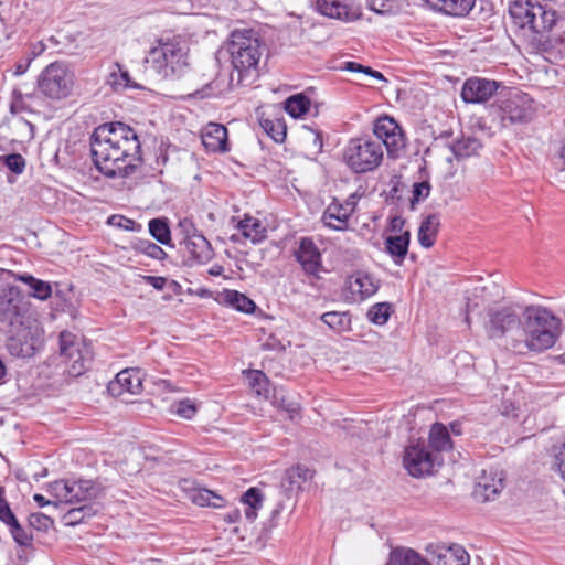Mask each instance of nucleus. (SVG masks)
Here are the masks:
<instances>
[{"instance_id":"e2e57ef3","label":"nucleus","mask_w":565,"mask_h":565,"mask_svg":"<svg viewBox=\"0 0 565 565\" xmlns=\"http://www.w3.org/2000/svg\"><path fill=\"white\" fill-rule=\"evenodd\" d=\"M404 225V220L402 217H393L391 221V230L394 232H401Z\"/></svg>"},{"instance_id":"69168bd1","label":"nucleus","mask_w":565,"mask_h":565,"mask_svg":"<svg viewBox=\"0 0 565 565\" xmlns=\"http://www.w3.org/2000/svg\"><path fill=\"white\" fill-rule=\"evenodd\" d=\"M222 273H223V267L221 265H213L209 269V274L212 276H220V275H222Z\"/></svg>"},{"instance_id":"cd10ccee","label":"nucleus","mask_w":565,"mask_h":565,"mask_svg":"<svg viewBox=\"0 0 565 565\" xmlns=\"http://www.w3.org/2000/svg\"><path fill=\"white\" fill-rule=\"evenodd\" d=\"M427 446L437 455L452 449V441L445 425L440 423L431 425Z\"/></svg>"},{"instance_id":"412c9836","label":"nucleus","mask_w":565,"mask_h":565,"mask_svg":"<svg viewBox=\"0 0 565 565\" xmlns=\"http://www.w3.org/2000/svg\"><path fill=\"white\" fill-rule=\"evenodd\" d=\"M142 387L140 372L137 369H126L116 375V380L110 383L109 390L114 394H138Z\"/></svg>"},{"instance_id":"9d476101","label":"nucleus","mask_w":565,"mask_h":565,"mask_svg":"<svg viewBox=\"0 0 565 565\" xmlns=\"http://www.w3.org/2000/svg\"><path fill=\"white\" fill-rule=\"evenodd\" d=\"M487 318L484 330L490 339L507 337V344L511 347V337H520L522 318L514 307L490 308Z\"/></svg>"},{"instance_id":"4468645a","label":"nucleus","mask_w":565,"mask_h":565,"mask_svg":"<svg viewBox=\"0 0 565 565\" xmlns=\"http://www.w3.org/2000/svg\"><path fill=\"white\" fill-rule=\"evenodd\" d=\"M373 132L376 140L385 146L390 157L396 158L406 146L405 136L398 124L388 116H382L374 122Z\"/></svg>"},{"instance_id":"0eeeda50","label":"nucleus","mask_w":565,"mask_h":565,"mask_svg":"<svg viewBox=\"0 0 565 565\" xmlns=\"http://www.w3.org/2000/svg\"><path fill=\"white\" fill-rule=\"evenodd\" d=\"M488 114L492 122H497L501 128L523 124L533 116L532 99L524 93H510L507 98L492 104Z\"/></svg>"},{"instance_id":"7ed1b4c3","label":"nucleus","mask_w":565,"mask_h":565,"mask_svg":"<svg viewBox=\"0 0 565 565\" xmlns=\"http://www.w3.org/2000/svg\"><path fill=\"white\" fill-rule=\"evenodd\" d=\"M561 326V319L548 309L529 306L522 313L520 337H511V349L518 354L547 350L559 337Z\"/></svg>"},{"instance_id":"f704fd0d","label":"nucleus","mask_w":565,"mask_h":565,"mask_svg":"<svg viewBox=\"0 0 565 565\" xmlns=\"http://www.w3.org/2000/svg\"><path fill=\"white\" fill-rule=\"evenodd\" d=\"M242 502L246 505L245 516L249 522H254L257 518V511L263 505V494L259 489L249 488L243 495Z\"/></svg>"},{"instance_id":"c9c22d12","label":"nucleus","mask_w":565,"mask_h":565,"mask_svg":"<svg viewBox=\"0 0 565 565\" xmlns=\"http://www.w3.org/2000/svg\"><path fill=\"white\" fill-rule=\"evenodd\" d=\"M321 321L326 323L331 330L335 332H343L351 328V317L349 312L329 311L320 317Z\"/></svg>"},{"instance_id":"5fc2aeb1","label":"nucleus","mask_w":565,"mask_h":565,"mask_svg":"<svg viewBox=\"0 0 565 565\" xmlns=\"http://www.w3.org/2000/svg\"><path fill=\"white\" fill-rule=\"evenodd\" d=\"M175 413L183 418L191 419L196 413V407L189 399L180 401L177 404Z\"/></svg>"},{"instance_id":"e433bc0d","label":"nucleus","mask_w":565,"mask_h":565,"mask_svg":"<svg viewBox=\"0 0 565 565\" xmlns=\"http://www.w3.org/2000/svg\"><path fill=\"white\" fill-rule=\"evenodd\" d=\"M107 83L114 88V90L139 87V85L131 81L128 71L122 70L119 64H116L115 68L110 72Z\"/></svg>"},{"instance_id":"1a4fd4ad","label":"nucleus","mask_w":565,"mask_h":565,"mask_svg":"<svg viewBox=\"0 0 565 565\" xmlns=\"http://www.w3.org/2000/svg\"><path fill=\"white\" fill-rule=\"evenodd\" d=\"M34 319L30 312L24 295L17 286L0 288V330L3 332L14 327L24 326Z\"/></svg>"},{"instance_id":"ea45409f","label":"nucleus","mask_w":565,"mask_h":565,"mask_svg":"<svg viewBox=\"0 0 565 565\" xmlns=\"http://www.w3.org/2000/svg\"><path fill=\"white\" fill-rule=\"evenodd\" d=\"M95 514L94 507L90 504H83L78 508L70 509L64 515H63V522L65 525H77L86 518H89Z\"/></svg>"},{"instance_id":"2f4dec72","label":"nucleus","mask_w":565,"mask_h":565,"mask_svg":"<svg viewBox=\"0 0 565 565\" xmlns=\"http://www.w3.org/2000/svg\"><path fill=\"white\" fill-rule=\"evenodd\" d=\"M438 227L439 218L435 214L428 215L422 222L418 230V242L423 247L429 248L434 245Z\"/></svg>"},{"instance_id":"aec40b11","label":"nucleus","mask_w":565,"mask_h":565,"mask_svg":"<svg viewBox=\"0 0 565 565\" xmlns=\"http://www.w3.org/2000/svg\"><path fill=\"white\" fill-rule=\"evenodd\" d=\"M352 213L353 207H349V204L333 201L324 210L321 221L329 228L344 231L349 227V220Z\"/></svg>"},{"instance_id":"bb28decb","label":"nucleus","mask_w":565,"mask_h":565,"mask_svg":"<svg viewBox=\"0 0 565 565\" xmlns=\"http://www.w3.org/2000/svg\"><path fill=\"white\" fill-rule=\"evenodd\" d=\"M386 565H430V562L413 548L395 547L391 551Z\"/></svg>"},{"instance_id":"6e6d98bb","label":"nucleus","mask_w":565,"mask_h":565,"mask_svg":"<svg viewBox=\"0 0 565 565\" xmlns=\"http://www.w3.org/2000/svg\"><path fill=\"white\" fill-rule=\"evenodd\" d=\"M214 498V492L207 489H200L193 494V502L201 507H211V500Z\"/></svg>"},{"instance_id":"864d4df0","label":"nucleus","mask_w":565,"mask_h":565,"mask_svg":"<svg viewBox=\"0 0 565 565\" xmlns=\"http://www.w3.org/2000/svg\"><path fill=\"white\" fill-rule=\"evenodd\" d=\"M430 193V184L428 181L415 183L413 185L412 204L425 200Z\"/></svg>"},{"instance_id":"58836bf2","label":"nucleus","mask_w":565,"mask_h":565,"mask_svg":"<svg viewBox=\"0 0 565 565\" xmlns=\"http://www.w3.org/2000/svg\"><path fill=\"white\" fill-rule=\"evenodd\" d=\"M151 236L162 245H170L171 232L166 218H153L149 222Z\"/></svg>"},{"instance_id":"2eb2a0df","label":"nucleus","mask_w":565,"mask_h":565,"mask_svg":"<svg viewBox=\"0 0 565 565\" xmlns=\"http://www.w3.org/2000/svg\"><path fill=\"white\" fill-rule=\"evenodd\" d=\"M294 256L307 276L315 280L321 278L320 273L323 270L322 255L312 238L301 237Z\"/></svg>"},{"instance_id":"a211bd4d","label":"nucleus","mask_w":565,"mask_h":565,"mask_svg":"<svg viewBox=\"0 0 565 565\" xmlns=\"http://www.w3.org/2000/svg\"><path fill=\"white\" fill-rule=\"evenodd\" d=\"M427 552L436 565H468L470 559L467 551L460 545L448 547L429 545Z\"/></svg>"},{"instance_id":"39448f33","label":"nucleus","mask_w":565,"mask_h":565,"mask_svg":"<svg viewBox=\"0 0 565 565\" xmlns=\"http://www.w3.org/2000/svg\"><path fill=\"white\" fill-rule=\"evenodd\" d=\"M513 23L525 33L545 36L556 23V12L533 0H515L509 7Z\"/></svg>"},{"instance_id":"6e6552de","label":"nucleus","mask_w":565,"mask_h":565,"mask_svg":"<svg viewBox=\"0 0 565 565\" xmlns=\"http://www.w3.org/2000/svg\"><path fill=\"white\" fill-rule=\"evenodd\" d=\"M74 87V74L62 62L49 64L39 75L38 90L45 98L62 100L67 98Z\"/></svg>"},{"instance_id":"b1692460","label":"nucleus","mask_w":565,"mask_h":565,"mask_svg":"<svg viewBox=\"0 0 565 565\" xmlns=\"http://www.w3.org/2000/svg\"><path fill=\"white\" fill-rule=\"evenodd\" d=\"M411 234L408 231L399 235H390L385 238V252L391 256L395 265L401 266L408 253Z\"/></svg>"},{"instance_id":"20e7f679","label":"nucleus","mask_w":565,"mask_h":565,"mask_svg":"<svg viewBox=\"0 0 565 565\" xmlns=\"http://www.w3.org/2000/svg\"><path fill=\"white\" fill-rule=\"evenodd\" d=\"M146 64L161 79L183 76L190 66L188 42L177 36L161 39L157 46L149 50Z\"/></svg>"},{"instance_id":"393cba45","label":"nucleus","mask_w":565,"mask_h":565,"mask_svg":"<svg viewBox=\"0 0 565 565\" xmlns=\"http://www.w3.org/2000/svg\"><path fill=\"white\" fill-rule=\"evenodd\" d=\"M184 246L192 259L199 264H206L214 256L212 245L203 234L185 241Z\"/></svg>"},{"instance_id":"423d86ee","label":"nucleus","mask_w":565,"mask_h":565,"mask_svg":"<svg viewBox=\"0 0 565 565\" xmlns=\"http://www.w3.org/2000/svg\"><path fill=\"white\" fill-rule=\"evenodd\" d=\"M382 160V143L370 137L352 138L343 149V161L354 173L374 171Z\"/></svg>"},{"instance_id":"f257e3e1","label":"nucleus","mask_w":565,"mask_h":565,"mask_svg":"<svg viewBox=\"0 0 565 565\" xmlns=\"http://www.w3.org/2000/svg\"><path fill=\"white\" fill-rule=\"evenodd\" d=\"M96 169L107 178H127L141 166V142L130 126L111 121L99 125L90 137Z\"/></svg>"},{"instance_id":"680f3d73","label":"nucleus","mask_w":565,"mask_h":565,"mask_svg":"<svg viewBox=\"0 0 565 565\" xmlns=\"http://www.w3.org/2000/svg\"><path fill=\"white\" fill-rule=\"evenodd\" d=\"M33 500L39 504V507L43 508L50 504H53L54 507H57V502H52L47 500L44 495L35 493L33 495Z\"/></svg>"},{"instance_id":"ddd939ff","label":"nucleus","mask_w":565,"mask_h":565,"mask_svg":"<svg viewBox=\"0 0 565 565\" xmlns=\"http://www.w3.org/2000/svg\"><path fill=\"white\" fill-rule=\"evenodd\" d=\"M60 353L72 361L71 372L74 375L82 374L89 369L92 362L90 348L76 340V337L70 331L60 333Z\"/></svg>"},{"instance_id":"a18cd8bd","label":"nucleus","mask_w":565,"mask_h":565,"mask_svg":"<svg viewBox=\"0 0 565 565\" xmlns=\"http://www.w3.org/2000/svg\"><path fill=\"white\" fill-rule=\"evenodd\" d=\"M6 167L15 174L24 171L25 159L19 153L0 156V168Z\"/></svg>"},{"instance_id":"09e8293b","label":"nucleus","mask_w":565,"mask_h":565,"mask_svg":"<svg viewBox=\"0 0 565 565\" xmlns=\"http://www.w3.org/2000/svg\"><path fill=\"white\" fill-rule=\"evenodd\" d=\"M30 99H32L31 95H23L20 90L14 89L10 102V111L12 114L29 111L31 109L29 104Z\"/></svg>"},{"instance_id":"a878e982","label":"nucleus","mask_w":565,"mask_h":565,"mask_svg":"<svg viewBox=\"0 0 565 565\" xmlns=\"http://www.w3.org/2000/svg\"><path fill=\"white\" fill-rule=\"evenodd\" d=\"M504 480L498 473H490L489 477H484L483 481H480L475 490V494L477 498H480L483 501L494 500L503 490Z\"/></svg>"},{"instance_id":"79ce46f5","label":"nucleus","mask_w":565,"mask_h":565,"mask_svg":"<svg viewBox=\"0 0 565 565\" xmlns=\"http://www.w3.org/2000/svg\"><path fill=\"white\" fill-rule=\"evenodd\" d=\"M248 380L252 388L257 395L268 397L270 393L269 380L265 373L258 370H250L248 372Z\"/></svg>"},{"instance_id":"7c9ffc66","label":"nucleus","mask_w":565,"mask_h":565,"mask_svg":"<svg viewBox=\"0 0 565 565\" xmlns=\"http://www.w3.org/2000/svg\"><path fill=\"white\" fill-rule=\"evenodd\" d=\"M237 227L243 236L250 239L254 244L260 243L266 237V227L258 218L245 216L239 221Z\"/></svg>"},{"instance_id":"13d9d810","label":"nucleus","mask_w":565,"mask_h":565,"mask_svg":"<svg viewBox=\"0 0 565 565\" xmlns=\"http://www.w3.org/2000/svg\"><path fill=\"white\" fill-rule=\"evenodd\" d=\"M17 520L18 519L15 518L14 513L12 512L9 503H2L0 505V521L9 526Z\"/></svg>"},{"instance_id":"5701e85b","label":"nucleus","mask_w":565,"mask_h":565,"mask_svg":"<svg viewBox=\"0 0 565 565\" xmlns=\"http://www.w3.org/2000/svg\"><path fill=\"white\" fill-rule=\"evenodd\" d=\"M68 504L82 503L98 497L99 489L92 480L68 481Z\"/></svg>"},{"instance_id":"f8f14e48","label":"nucleus","mask_w":565,"mask_h":565,"mask_svg":"<svg viewBox=\"0 0 565 565\" xmlns=\"http://www.w3.org/2000/svg\"><path fill=\"white\" fill-rule=\"evenodd\" d=\"M441 460L437 454L431 451L422 439L412 441L404 451L403 465L413 477L430 475L436 465Z\"/></svg>"},{"instance_id":"f3484780","label":"nucleus","mask_w":565,"mask_h":565,"mask_svg":"<svg viewBox=\"0 0 565 565\" xmlns=\"http://www.w3.org/2000/svg\"><path fill=\"white\" fill-rule=\"evenodd\" d=\"M317 7L321 14L345 22L360 17L359 8L350 0H318Z\"/></svg>"},{"instance_id":"338daca9","label":"nucleus","mask_w":565,"mask_h":565,"mask_svg":"<svg viewBox=\"0 0 565 565\" xmlns=\"http://www.w3.org/2000/svg\"><path fill=\"white\" fill-rule=\"evenodd\" d=\"M288 413L290 414V418L294 419L295 416H297L299 414L298 412V406L295 405V404H291L288 408H287Z\"/></svg>"},{"instance_id":"8fccbe9b","label":"nucleus","mask_w":565,"mask_h":565,"mask_svg":"<svg viewBox=\"0 0 565 565\" xmlns=\"http://www.w3.org/2000/svg\"><path fill=\"white\" fill-rule=\"evenodd\" d=\"M52 518L41 512L31 513L29 516V525L39 531H46L53 525Z\"/></svg>"},{"instance_id":"473e14b6","label":"nucleus","mask_w":565,"mask_h":565,"mask_svg":"<svg viewBox=\"0 0 565 565\" xmlns=\"http://www.w3.org/2000/svg\"><path fill=\"white\" fill-rule=\"evenodd\" d=\"M222 295L223 301L237 311L253 313L256 309L255 302L237 290H224Z\"/></svg>"},{"instance_id":"774afa93","label":"nucleus","mask_w":565,"mask_h":565,"mask_svg":"<svg viewBox=\"0 0 565 565\" xmlns=\"http://www.w3.org/2000/svg\"><path fill=\"white\" fill-rule=\"evenodd\" d=\"M370 76L375 78V79L386 82V78L384 77V75L381 72H379V71L373 70V72H372V74Z\"/></svg>"},{"instance_id":"c03bdc74","label":"nucleus","mask_w":565,"mask_h":565,"mask_svg":"<svg viewBox=\"0 0 565 565\" xmlns=\"http://www.w3.org/2000/svg\"><path fill=\"white\" fill-rule=\"evenodd\" d=\"M9 530L12 539L19 546H32L33 535L22 527L18 520L9 525Z\"/></svg>"},{"instance_id":"bf43d9fd","label":"nucleus","mask_w":565,"mask_h":565,"mask_svg":"<svg viewBox=\"0 0 565 565\" xmlns=\"http://www.w3.org/2000/svg\"><path fill=\"white\" fill-rule=\"evenodd\" d=\"M147 280L150 282V285L158 290H162L166 286V279L163 277H153L148 276Z\"/></svg>"},{"instance_id":"c756f323","label":"nucleus","mask_w":565,"mask_h":565,"mask_svg":"<svg viewBox=\"0 0 565 565\" xmlns=\"http://www.w3.org/2000/svg\"><path fill=\"white\" fill-rule=\"evenodd\" d=\"M14 279L28 285L31 289L30 296L39 300H46L52 295L50 282L38 279L29 274L13 275Z\"/></svg>"},{"instance_id":"4be33fe9","label":"nucleus","mask_w":565,"mask_h":565,"mask_svg":"<svg viewBox=\"0 0 565 565\" xmlns=\"http://www.w3.org/2000/svg\"><path fill=\"white\" fill-rule=\"evenodd\" d=\"M201 139L207 151H227V129L221 124H209L202 131Z\"/></svg>"},{"instance_id":"603ef678","label":"nucleus","mask_w":565,"mask_h":565,"mask_svg":"<svg viewBox=\"0 0 565 565\" xmlns=\"http://www.w3.org/2000/svg\"><path fill=\"white\" fill-rule=\"evenodd\" d=\"M554 466L557 468L561 477L565 481V441L559 446H554Z\"/></svg>"},{"instance_id":"9b49d317","label":"nucleus","mask_w":565,"mask_h":565,"mask_svg":"<svg viewBox=\"0 0 565 565\" xmlns=\"http://www.w3.org/2000/svg\"><path fill=\"white\" fill-rule=\"evenodd\" d=\"M7 334L6 348L13 358H31L41 342V329L35 319L24 326L3 331Z\"/></svg>"},{"instance_id":"a19ab883","label":"nucleus","mask_w":565,"mask_h":565,"mask_svg":"<svg viewBox=\"0 0 565 565\" xmlns=\"http://www.w3.org/2000/svg\"><path fill=\"white\" fill-rule=\"evenodd\" d=\"M393 312L388 302H379L373 305L367 311L369 320L377 326H384Z\"/></svg>"},{"instance_id":"c85d7f7f","label":"nucleus","mask_w":565,"mask_h":565,"mask_svg":"<svg viewBox=\"0 0 565 565\" xmlns=\"http://www.w3.org/2000/svg\"><path fill=\"white\" fill-rule=\"evenodd\" d=\"M313 478V471L302 465L286 470L284 486L289 491L301 490L303 484Z\"/></svg>"},{"instance_id":"37998d69","label":"nucleus","mask_w":565,"mask_h":565,"mask_svg":"<svg viewBox=\"0 0 565 565\" xmlns=\"http://www.w3.org/2000/svg\"><path fill=\"white\" fill-rule=\"evenodd\" d=\"M260 125L265 132L276 142H284L286 138V125L277 119L269 120L265 119L260 121Z\"/></svg>"},{"instance_id":"dca6fc26","label":"nucleus","mask_w":565,"mask_h":565,"mask_svg":"<svg viewBox=\"0 0 565 565\" xmlns=\"http://www.w3.org/2000/svg\"><path fill=\"white\" fill-rule=\"evenodd\" d=\"M501 83L479 76L467 78L461 87V99L466 104H483L499 89Z\"/></svg>"},{"instance_id":"4c0bfd02","label":"nucleus","mask_w":565,"mask_h":565,"mask_svg":"<svg viewBox=\"0 0 565 565\" xmlns=\"http://www.w3.org/2000/svg\"><path fill=\"white\" fill-rule=\"evenodd\" d=\"M309 107L310 99L302 94L290 96L285 102L286 111L294 118H299L308 113Z\"/></svg>"},{"instance_id":"49530a36","label":"nucleus","mask_w":565,"mask_h":565,"mask_svg":"<svg viewBox=\"0 0 565 565\" xmlns=\"http://www.w3.org/2000/svg\"><path fill=\"white\" fill-rule=\"evenodd\" d=\"M136 249L140 253L153 258L161 260L166 258L167 254L166 252L156 243L149 241V239H140L136 244Z\"/></svg>"},{"instance_id":"6ab92c4d","label":"nucleus","mask_w":565,"mask_h":565,"mask_svg":"<svg viewBox=\"0 0 565 565\" xmlns=\"http://www.w3.org/2000/svg\"><path fill=\"white\" fill-rule=\"evenodd\" d=\"M350 292L355 296L354 300H365L373 296L380 288V281L371 274L356 271L348 280Z\"/></svg>"},{"instance_id":"0e129e2a","label":"nucleus","mask_w":565,"mask_h":565,"mask_svg":"<svg viewBox=\"0 0 565 565\" xmlns=\"http://www.w3.org/2000/svg\"><path fill=\"white\" fill-rule=\"evenodd\" d=\"M223 504H224V499L221 495L214 493V498L211 500V507L221 508V507H223Z\"/></svg>"},{"instance_id":"4d7b16f0","label":"nucleus","mask_w":565,"mask_h":565,"mask_svg":"<svg viewBox=\"0 0 565 565\" xmlns=\"http://www.w3.org/2000/svg\"><path fill=\"white\" fill-rule=\"evenodd\" d=\"M369 8L377 13H385L392 9V0H369Z\"/></svg>"},{"instance_id":"f03ea898","label":"nucleus","mask_w":565,"mask_h":565,"mask_svg":"<svg viewBox=\"0 0 565 565\" xmlns=\"http://www.w3.org/2000/svg\"><path fill=\"white\" fill-rule=\"evenodd\" d=\"M225 49L233 67L227 84H222L221 78L210 82L196 92L201 98L218 96L235 87L249 85L258 75V65L265 49L258 32L252 29L234 30L225 43Z\"/></svg>"},{"instance_id":"052dcab7","label":"nucleus","mask_w":565,"mask_h":565,"mask_svg":"<svg viewBox=\"0 0 565 565\" xmlns=\"http://www.w3.org/2000/svg\"><path fill=\"white\" fill-rule=\"evenodd\" d=\"M340 70H342V71H348V72H356V73H360V72H361V70H362V64L356 63V62L348 61V62H344V63L340 66Z\"/></svg>"},{"instance_id":"72a5a7b5","label":"nucleus","mask_w":565,"mask_h":565,"mask_svg":"<svg viewBox=\"0 0 565 565\" xmlns=\"http://www.w3.org/2000/svg\"><path fill=\"white\" fill-rule=\"evenodd\" d=\"M482 148L479 139L472 136L462 137L451 145L450 149L457 159L467 158L477 154Z\"/></svg>"},{"instance_id":"3c124183","label":"nucleus","mask_w":565,"mask_h":565,"mask_svg":"<svg viewBox=\"0 0 565 565\" xmlns=\"http://www.w3.org/2000/svg\"><path fill=\"white\" fill-rule=\"evenodd\" d=\"M177 230L183 236V244L185 243V241L191 239V237L199 236L202 234L198 231L193 221L186 217L179 221Z\"/></svg>"},{"instance_id":"de8ad7c7","label":"nucleus","mask_w":565,"mask_h":565,"mask_svg":"<svg viewBox=\"0 0 565 565\" xmlns=\"http://www.w3.org/2000/svg\"><path fill=\"white\" fill-rule=\"evenodd\" d=\"M68 481L67 479H61L49 484V493L61 503H67L68 501Z\"/></svg>"}]
</instances>
